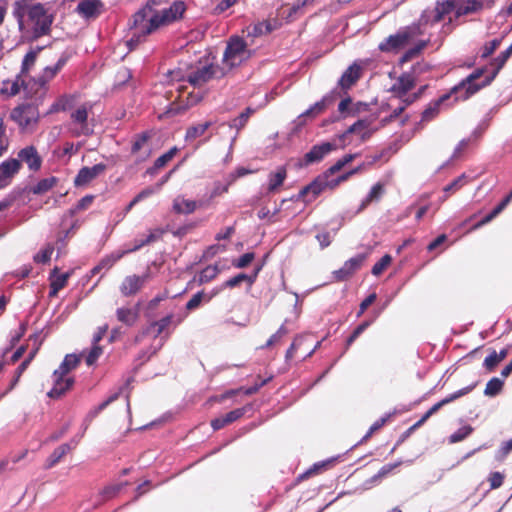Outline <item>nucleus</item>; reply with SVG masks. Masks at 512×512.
Here are the masks:
<instances>
[{"instance_id": "72a5a7b5", "label": "nucleus", "mask_w": 512, "mask_h": 512, "mask_svg": "<svg viewBox=\"0 0 512 512\" xmlns=\"http://www.w3.org/2000/svg\"><path fill=\"white\" fill-rule=\"evenodd\" d=\"M483 8V3L479 0H467L464 5H460L455 9V18H460L464 15L472 14L480 11Z\"/></svg>"}, {"instance_id": "79ce46f5", "label": "nucleus", "mask_w": 512, "mask_h": 512, "mask_svg": "<svg viewBox=\"0 0 512 512\" xmlns=\"http://www.w3.org/2000/svg\"><path fill=\"white\" fill-rule=\"evenodd\" d=\"M211 125H212V122L207 121L205 123L197 124V125H193V126L189 127L186 130L185 140L190 141V140H194V139L202 136L207 131V129L211 127Z\"/></svg>"}, {"instance_id": "09e8293b", "label": "nucleus", "mask_w": 512, "mask_h": 512, "mask_svg": "<svg viewBox=\"0 0 512 512\" xmlns=\"http://www.w3.org/2000/svg\"><path fill=\"white\" fill-rule=\"evenodd\" d=\"M57 182L55 177H49L41 179L36 185H34L31 191L34 194H42L49 191Z\"/></svg>"}, {"instance_id": "2eb2a0df", "label": "nucleus", "mask_w": 512, "mask_h": 512, "mask_svg": "<svg viewBox=\"0 0 512 512\" xmlns=\"http://www.w3.org/2000/svg\"><path fill=\"white\" fill-rule=\"evenodd\" d=\"M339 95V92L335 89L326 95H324L321 100L317 101L313 105H311L308 109L301 113L300 117H311L314 118L321 113H323L328 106L333 104L336 97Z\"/></svg>"}, {"instance_id": "7c9ffc66", "label": "nucleus", "mask_w": 512, "mask_h": 512, "mask_svg": "<svg viewBox=\"0 0 512 512\" xmlns=\"http://www.w3.org/2000/svg\"><path fill=\"white\" fill-rule=\"evenodd\" d=\"M287 177V170L284 166H280L275 172L268 175V191H276L284 183Z\"/></svg>"}, {"instance_id": "ea45409f", "label": "nucleus", "mask_w": 512, "mask_h": 512, "mask_svg": "<svg viewBox=\"0 0 512 512\" xmlns=\"http://www.w3.org/2000/svg\"><path fill=\"white\" fill-rule=\"evenodd\" d=\"M253 112H254V110L252 108L248 107L243 112H241L237 117H235L234 119H232L229 122V127L232 129H236L235 135H238L239 131L243 127H245V125L247 124V122Z\"/></svg>"}, {"instance_id": "39448f33", "label": "nucleus", "mask_w": 512, "mask_h": 512, "mask_svg": "<svg viewBox=\"0 0 512 512\" xmlns=\"http://www.w3.org/2000/svg\"><path fill=\"white\" fill-rule=\"evenodd\" d=\"M23 89L26 98L37 97L31 79H27L21 74H17L14 80H4L2 82L0 93L8 97L16 96Z\"/></svg>"}, {"instance_id": "a878e982", "label": "nucleus", "mask_w": 512, "mask_h": 512, "mask_svg": "<svg viewBox=\"0 0 512 512\" xmlns=\"http://www.w3.org/2000/svg\"><path fill=\"white\" fill-rule=\"evenodd\" d=\"M164 233L165 230L162 228H156L154 230H151L150 233L146 236V238L140 240L136 239L134 241V246L124 251L126 252V254L136 252L140 250L142 247L159 240Z\"/></svg>"}, {"instance_id": "cd10ccee", "label": "nucleus", "mask_w": 512, "mask_h": 512, "mask_svg": "<svg viewBox=\"0 0 512 512\" xmlns=\"http://www.w3.org/2000/svg\"><path fill=\"white\" fill-rule=\"evenodd\" d=\"M80 362V358L76 354H67L62 363L60 364L59 368L56 369L53 372V376H65L67 373H69L72 369L76 368L78 363Z\"/></svg>"}, {"instance_id": "a211bd4d", "label": "nucleus", "mask_w": 512, "mask_h": 512, "mask_svg": "<svg viewBox=\"0 0 512 512\" xmlns=\"http://www.w3.org/2000/svg\"><path fill=\"white\" fill-rule=\"evenodd\" d=\"M58 71L54 68V66H46L41 75L38 77L30 78L31 83L35 91H37V98H42L46 91L47 83L55 77Z\"/></svg>"}, {"instance_id": "9d476101", "label": "nucleus", "mask_w": 512, "mask_h": 512, "mask_svg": "<svg viewBox=\"0 0 512 512\" xmlns=\"http://www.w3.org/2000/svg\"><path fill=\"white\" fill-rule=\"evenodd\" d=\"M218 74L221 76L223 75L222 69L218 66H214L212 64L204 65L190 72L187 75L186 80L193 86H200L207 83L212 78L218 77Z\"/></svg>"}, {"instance_id": "6ab92c4d", "label": "nucleus", "mask_w": 512, "mask_h": 512, "mask_svg": "<svg viewBox=\"0 0 512 512\" xmlns=\"http://www.w3.org/2000/svg\"><path fill=\"white\" fill-rule=\"evenodd\" d=\"M17 159L20 163H26L31 171L39 170L42 164V159L34 146H27L21 149L18 153Z\"/></svg>"}, {"instance_id": "393cba45", "label": "nucleus", "mask_w": 512, "mask_h": 512, "mask_svg": "<svg viewBox=\"0 0 512 512\" xmlns=\"http://www.w3.org/2000/svg\"><path fill=\"white\" fill-rule=\"evenodd\" d=\"M102 6L100 0H82L77 5V12L84 18H93L99 14V8Z\"/></svg>"}, {"instance_id": "c03bdc74", "label": "nucleus", "mask_w": 512, "mask_h": 512, "mask_svg": "<svg viewBox=\"0 0 512 512\" xmlns=\"http://www.w3.org/2000/svg\"><path fill=\"white\" fill-rule=\"evenodd\" d=\"M116 315L120 322L128 326H132L137 319V312L130 308H118Z\"/></svg>"}, {"instance_id": "20e7f679", "label": "nucleus", "mask_w": 512, "mask_h": 512, "mask_svg": "<svg viewBox=\"0 0 512 512\" xmlns=\"http://www.w3.org/2000/svg\"><path fill=\"white\" fill-rule=\"evenodd\" d=\"M248 56L249 53L245 40L240 36L230 37L223 54V62L232 68L240 64Z\"/></svg>"}, {"instance_id": "bb28decb", "label": "nucleus", "mask_w": 512, "mask_h": 512, "mask_svg": "<svg viewBox=\"0 0 512 512\" xmlns=\"http://www.w3.org/2000/svg\"><path fill=\"white\" fill-rule=\"evenodd\" d=\"M512 200V190L510 193L505 196L500 203L492 209L490 213H488L486 216H484L478 223L474 225V229H478L482 227L483 225L488 224L491 222L495 217H497L505 208L506 206L511 202Z\"/></svg>"}, {"instance_id": "49530a36", "label": "nucleus", "mask_w": 512, "mask_h": 512, "mask_svg": "<svg viewBox=\"0 0 512 512\" xmlns=\"http://www.w3.org/2000/svg\"><path fill=\"white\" fill-rule=\"evenodd\" d=\"M338 112L340 113L342 118H346L347 116H354L359 112V109H353L352 107V98L347 96L343 98L338 104Z\"/></svg>"}, {"instance_id": "680f3d73", "label": "nucleus", "mask_w": 512, "mask_h": 512, "mask_svg": "<svg viewBox=\"0 0 512 512\" xmlns=\"http://www.w3.org/2000/svg\"><path fill=\"white\" fill-rule=\"evenodd\" d=\"M189 109V105H186L185 103L184 104H178V103H171L166 111L164 112V115L167 116V117H172V116H176V115H180L182 113H184L185 111H187Z\"/></svg>"}, {"instance_id": "f03ea898", "label": "nucleus", "mask_w": 512, "mask_h": 512, "mask_svg": "<svg viewBox=\"0 0 512 512\" xmlns=\"http://www.w3.org/2000/svg\"><path fill=\"white\" fill-rule=\"evenodd\" d=\"M483 74L484 69L479 68L472 72L470 75H468L459 84L454 86L451 89V93L455 94L454 102H457L459 100H467L469 97L477 93L480 89L488 86L489 84H486V81L488 80L489 75H487L484 78V80H482L480 83H476V80H478Z\"/></svg>"}, {"instance_id": "f704fd0d", "label": "nucleus", "mask_w": 512, "mask_h": 512, "mask_svg": "<svg viewBox=\"0 0 512 512\" xmlns=\"http://www.w3.org/2000/svg\"><path fill=\"white\" fill-rule=\"evenodd\" d=\"M30 6L31 5L24 3L23 0H17L13 4L12 15L16 19L20 30H23V28H24V18H25V15L28 16V8Z\"/></svg>"}, {"instance_id": "1a4fd4ad", "label": "nucleus", "mask_w": 512, "mask_h": 512, "mask_svg": "<svg viewBox=\"0 0 512 512\" xmlns=\"http://www.w3.org/2000/svg\"><path fill=\"white\" fill-rule=\"evenodd\" d=\"M412 35L407 30H399L397 33L385 38L378 46L379 50L386 53H397L410 41Z\"/></svg>"}, {"instance_id": "ddd939ff", "label": "nucleus", "mask_w": 512, "mask_h": 512, "mask_svg": "<svg viewBox=\"0 0 512 512\" xmlns=\"http://www.w3.org/2000/svg\"><path fill=\"white\" fill-rule=\"evenodd\" d=\"M366 254H357L356 256L345 261L343 266L333 271V276L337 281H344L352 276L363 264Z\"/></svg>"}, {"instance_id": "2f4dec72", "label": "nucleus", "mask_w": 512, "mask_h": 512, "mask_svg": "<svg viewBox=\"0 0 512 512\" xmlns=\"http://www.w3.org/2000/svg\"><path fill=\"white\" fill-rule=\"evenodd\" d=\"M197 208V202L183 197H176L173 201V210L177 214H191Z\"/></svg>"}, {"instance_id": "423d86ee", "label": "nucleus", "mask_w": 512, "mask_h": 512, "mask_svg": "<svg viewBox=\"0 0 512 512\" xmlns=\"http://www.w3.org/2000/svg\"><path fill=\"white\" fill-rule=\"evenodd\" d=\"M185 10L186 5L183 1H174L169 8L154 13L149 26L151 28H159L162 25L173 23L182 18Z\"/></svg>"}, {"instance_id": "6e6552de", "label": "nucleus", "mask_w": 512, "mask_h": 512, "mask_svg": "<svg viewBox=\"0 0 512 512\" xmlns=\"http://www.w3.org/2000/svg\"><path fill=\"white\" fill-rule=\"evenodd\" d=\"M340 147L337 139L333 141L322 142L312 146V148L304 155L303 165L308 166L313 163L320 162L326 155Z\"/></svg>"}, {"instance_id": "4d7b16f0", "label": "nucleus", "mask_w": 512, "mask_h": 512, "mask_svg": "<svg viewBox=\"0 0 512 512\" xmlns=\"http://www.w3.org/2000/svg\"><path fill=\"white\" fill-rule=\"evenodd\" d=\"M392 257L389 254H385L379 261H377L371 270V273L374 276H379L382 274V272L388 267V265L391 263Z\"/></svg>"}, {"instance_id": "774afa93", "label": "nucleus", "mask_w": 512, "mask_h": 512, "mask_svg": "<svg viewBox=\"0 0 512 512\" xmlns=\"http://www.w3.org/2000/svg\"><path fill=\"white\" fill-rule=\"evenodd\" d=\"M102 354V348L97 345V344H93L90 352L88 353L87 357H86V363L88 366H91L93 365L97 359L99 358V356Z\"/></svg>"}, {"instance_id": "37998d69", "label": "nucleus", "mask_w": 512, "mask_h": 512, "mask_svg": "<svg viewBox=\"0 0 512 512\" xmlns=\"http://www.w3.org/2000/svg\"><path fill=\"white\" fill-rule=\"evenodd\" d=\"M413 86V77L410 74H403L399 77L397 84L394 85V90L401 95H405Z\"/></svg>"}, {"instance_id": "052dcab7", "label": "nucleus", "mask_w": 512, "mask_h": 512, "mask_svg": "<svg viewBox=\"0 0 512 512\" xmlns=\"http://www.w3.org/2000/svg\"><path fill=\"white\" fill-rule=\"evenodd\" d=\"M501 44V39H493L487 43L484 44V46L481 49V58L486 59L490 55L494 53V51L499 47Z\"/></svg>"}, {"instance_id": "c85d7f7f", "label": "nucleus", "mask_w": 512, "mask_h": 512, "mask_svg": "<svg viewBox=\"0 0 512 512\" xmlns=\"http://www.w3.org/2000/svg\"><path fill=\"white\" fill-rule=\"evenodd\" d=\"M58 273V268L55 267L51 272V283H50V291L49 296L54 297L57 295L59 290H61L67 283V280L69 278V273H63L56 276Z\"/></svg>"}, {"instance_id": "e2e57ef3", "label": "nucleus", "mask_w": 512, "mask_h": 512, "mask_svg": "<svg viewBox=\"0 0 512 512\" xmlns=\"http://www.w3.org/2000/svg\"><path fill=\"white\" fill-rule=\"evenodd\" d=\"M177 152V147H172L169 149L166 153L162 154L160 157H158L154 163L156 164V167H159L160 169L163 168L172 158L175 156Z\"/></svg>"}, {"instance_id": "4468645a", "label": "nucleus", "mask_w": 512, "mask_h": 512, "mask_svg": "<svg viewBox=\"0 0 512 512\" xmlns=\"http://www.w3.org/2000/svg\"><path fill=\"white\" fill-rule=\"evenodd\" d=\"M106 170V165L103 163L95 164L92 167H82L75 179L74 184L76 187L85 186L88 183H90L92 180L97 178L101 173H103Z\"/></svg>"}, {"instance_id": "8fccbe9b", "label": "nucleus", "mask_w": 512, "mask_h": 512, "mask_svg": "<svg viewBox=\"0 0 512 512\" xmlns=\"http://www.w3.org/2000/svg\"><path fill=\"white\" fill-rule=\"evenodd\" d=\"M252 409V405L251 404H247L241 408H236L228 413H226L224 416L225 418V421L227 422V424H231L233 423L234 421L240 419L241 417H243L245 415V413L249 410Z\"/></svg>"}, {"instance_id": "58836bf2", "label": "nucleus", "mask_w": 512, "mask_h": 512, "mask_svg": "<svg viewBox=\"0 0 512 512\" xmlns=\"http://www.w3.org/2000/svg\"><path fill=\"white\" fill-rule=\"evenodd\" d=\"M219 290H214L211 294L206 295L204 291H199L195 293L191 299L186 303V309L189 311L195 310L198 308L202 301L209 302L217 293Z\"/></svg>"}, {"instance_id": "f8f14e48", "label": "nucleus", "mask_w": 512, "mask_h": 512, "mask_svg": "<svg viewBox=\"0 0 512 512\" xmlns=\"http://www.w3.org/2000/svg\"><path fill=\"white\" fill-rule=\"evenodd\" d=\"M150 137L149 132H142L134 137L131 154L137 155L135 161L137 164L146 161L151 155V148L147 145Z\"/></svg>"}, {"instance_id": "f257e3e1", "label": "nucleus", "mask_w": 512, "mask_h": 512, "mask_svg": "<svg viewBox=\"0 0 512 512\" xmlns=\"http://www.w3.org/2000/svg\"><path fill=\"white\" fill-rule=\"evenodd\" d=\"M53 21V14L48 13L43 4H32L28 8V22L31 26V37L33 40L49 35Z\"/></svg>"}, {"instance_id": "de8ad7c7", "label": "nucleus", "mask_w": 512, "mask_h": 512, "mask_svg": "<svg viewBox=\"0 0 512 512\" xmlns=\"http://www.w3.org/2000/svg\"><path fill=\"white\" fill-rule=\"evenodd\" d=\"M503 385H504V382L500 378L493 377L486 384V387L484 390L485 396L494 397V396L498 395L501 392Z\"/></svg>"}, {"instance_id": "473e14b6", "label": "nucleus", "mask_w": 512, "mask_h": 512, "mask_svg": "<svg viewBox=\"0 0 512 512\" xmlns=\"http://www.w3.org/2000/svg\"><path fill=\"white\" fill-rule=\"evenodd\" d=\"M512 55V44L503 52H501L498 57H496L493 60V65H495L494 71L489 75L488 80L486 81V84H491V82L495 79L499 71L502 69V67L505 65L507 60Z\"/></svg>"}, {"instance_id": "5fc2aeb1", "label": "nucleus", "mask_w": 512, "mask_h": 512, "mask_svg": "<svg viewBox=\"0 0 512 512\" xmlns=\"http://www.w3.org/2000/svg\"><path fill=\"white\" fill-rule=\"evenodd\" d=\"M54 251V247L51 244H48L46 247L41 249L38 253H36L33 257L34 262L38 264H46L50 261L51 255Z\"/></svg>"}, {"instance_id": "bf43d9fd", "label": "nucleus", "mask_w": 512, "mask_h": 512, "mask_svg": "<svg viewBox=\"0 0 512 512\" xmlns=\"http://www.w3.org/2000/svg\"><path fill=\"white\" fill-rule=\"evenodd\" d=\"M426 45V42L424 41H421L419 42L416 46L410 48L409 50H407L400 58V62L401 63H405V62H408L410 61L412 58H414L415 56H417L421 51L422 49L425 47Z\"/></svg>"}, {"instance_id": "c9c22d12", "label": "nucleus", "mask_w": 512, "mask_h": 512, "mask_svg": "<svg viewBox=\"0 0 512 512\" xmlns=\"http://www.w3.org/2000/svg\"><path fill=\"white\" fill-rule=\"evenodd\" d=\"M70 450H72V447L69 443H64L57 447L48 457L46 468L54 467Z\"/></svg>"}, {"instance_id": "f3484780", "label": "nucleus", "mask_w": 512, "mask_h": 512, "mask_svg": "<svg viewBox=\"0 0 512 512\" xmlns=\"http://www.w3.org/2000/svg\"><path fill=\"white\" fill-rule=\"evenodd\" d=\"M367 129L368 122L366 120H357L345 132L339 135L337 141L340 144V148H344L347 145L346 139L350 134H356L361 140H366L370 136V133Z\"/></svg>"}, {"instance_id": "a18cd8bd", "label": "nucleus", "mask_w": 512, "mask_h": 512, "mask_svg": "<svg viewBox=\"0 0 512 512\" xmlns=\"http://www.w3.org/2000/svg\"><path fill=\"white\" fill-rule=\"evenodd\" d=\"M391 413L385 414L383 417L375 421L369 428V430L366 432V434L361 438V440L354 445L356 447L357 445H360L364 442H366L377 430H379L381 427L385 425V423L389 420L391 417Z\"/></svg>"}, {"instance_id": "69168bd1", "label": "nucleus", "mask_w": 512, "mask_h": 512, "mask_svg": "<svg viewBox=\"0 0 512 512\" xmlns=\"http://www.w3.org/2000/svg\"><path fill=\"white\" fill-rule=\"evenodd\" d=\"M173 321V315L169 314L154 322L152 326L157 327L155 337L159 336Z\"/></svg>"}, {"instance_id": "dca6fc26", "label": "nucleus", "mask_w": 512, "mask_h": 512, "mask_svg": "<svg viewBox=\"0 0 512 512\" xmlns=\"http://www.w3.org/2000/svg\"><path fill=\"white\" fill-rule=\"evenodd\" d=\"M21 163L16 158H10L0 164V188L11 183L13 177L19 172Z\"/></svg>"}, {"instance_id": "0e129e2a", "label": "nucleus", "mask_w": 512, "mask_h": 512, "mask_svg": "<svg viewBox=\"0 0 512 512\" xmlns=\"http://www.w3.org/2000/svg\"><path fill=\"white\" fill-rule=\"evenodd\" d=\"M306 340L305 336L299 335L295 337L290 347L287 349L285 354V360L286 362L290 361L293 358V354L296 351L297 348H299L303 342Z\"/></svg>"}, {"instance_id": "5701e85b", "label": "nucleus", "mask_w": 512, "mask_h": 512, "mask_svg": "<svg viewBox=\"0 0 512 512\" xmlns=\"http://www.w3.org/2000/svg\"><path fill=\"white\" fill-rule=\"evenodd\" d=\"M452 95L454 94L451 92L443 94L437 100L430 103L428 107L422 112L421 121L428 122L434 119L440 111V106L449 100Z\"/></svg>"}, {"instance_id": "4c0bfd02", "label": "nucleus", "mask_w": 512, "mask_h": 512, "mask_svg": "<svg viewBox=\"0 0 512 512\" xmlns=\"http://www.w3.org/2000/svg\"><path fill=\"white\" fill-rule=\"evenodd\" d=\"M385 193L384 184L381 182L376 183L372 186L369 193L363 199L361 208L366 207L371 202L379 201Z\"/></svg>"}, {"instance_id": "6e6d98bb", "label": "nucleus", "mask_w": 512, "mask_h": 512, "mask_svg": "<svg viewBox=\"0 0 512 512\" xmlns=\"http://www.w3.org/2000/svg\"><path fill=\"white\" fill-rule=\"evenodd\" d=\"M219 273V269L217 266L208 265L199 273V282L201 284L207 283L213 280L217 274Z\"/></svg>"}, {"instance_id": "9b49d317", "label": "nucleus", "mask_w": 512, "mask_h": 512, "mask_svg": "<svg viewBox=\"0 0 512 512\" xmlns=\"http://www.w3.org/2000/svg\"><path fill=\"white\" fill-rule=\"evenodd\" d=\"M327 189L333 190V188L331 187L330 177L327 176L325 173H322L318 175L308 185L304 186V192H307L308 195V198H306L304 202H312Z\"/></svg>"}, {"instance_id": "a19ab883", "label": "nucleus", "mask_w": 512, "mask_h": 512, "mask_svg": "<svg viewBox=\"0 0 512 512\" xmlns=\"http://www.w3.org/2000/svg\"><path fill=\"white\" fill-rule=\"evenodd\" d=\"M246 281L248 285L251 286L255 282V275H248L245 273L237 274L236 276L225 281L219 291L223 288H234L238 286L241 282Z\"/></svg>"}, {"instance_id": "e433bc0d", "label": "nucleus", "mask_w": 512, "mask_h": 512, "mask_svg": "<svg viewBox=\"0 0 512 512\" xmlns=\"http://www.w3.org/2000/svg\"><path fill=\"white\" fill-rule=\"evenodd\" d=\"M71 119L82 126V132L85 135L89 134V128L87 127L88 119V108L86 105H82L71 113Z\"/></svg>"}, {"instance_id": "b1692460", "label": "nucleus", "mask_w": 512, "mask_h": 512, "mask_svg": "<svg viewBox=\"0 0 512 512\" xmlns=\"http://www.w3.org/2000/svg\"><path fill=\"white\" fill-rule=\"evenodd\" d=\"M144 277L131 275L125 277L120 285V291L124 296H130L137 293L144 283Z\"/></svg>"}, {"instance_id": "aec40b11", "label": "nucleus", "mask_w": 512, "mask_h": 512, "mask_svg": "<svg viewBox=\"0 0 512 512\" xmlns=\"http://www.w3.org/2000/svg\"><path fill=\"white\" fill-rule=\"evenodd\" d=\"M456 8L453 7V5L442 1H437L436 6L432 11H424L422 15V21L428 22L431 18L432 23H437L441 21L445 15L449 14Z\"/></svg>"}, {"instance_id": "c756f323", "label": "nucleus", "mask_w": 512, "mask_h": 512, "mask_svg": "<svg viewBox=\"0 0 512 512\" xmlns=\"http://www.w3.org/2000/svg\"><path fill=\"white\" fill-rule=\"evenodd\" d=\"M43 49V47H36L35 49H31L28 51L21 63V69L19 74L23 75L28 79V73L32 69V67L35 65L38 53Z\"/></svg>"}, {"instance_id": "603ef678", "label": "nucleus", "mask_w": 512, "mask_h": 512, "mask_svg": "<svg viewBox=\"0 0 512 512\" xmlns=\"http://www.w3.org/2000/svg\"><path fill=\"white\" fill-rule=\"evenodd\" d=\"M477 386V382L471 384V385H468L462 389H459L457 390L456 392L446 396L445 398H443L441 401L444 405H447L453 401H455L456 399L462 397V396H465L467 395L468 393H470L475 387Z\"/></svg>"}, {"instance_id": "0eeeda50", "label": "nucleus", "mask_w": 512, "mask_h": 512, "mask_svg": "<svg viewBox=\"0 0 512 512\" xmlns=\"http://www.w3.org/2000/svg\"><path fill=\"white\" fill-rule=\"evenodd\" d=\"M10 118L17 123L21 129H26L31 124L37 123L39 119V112L37 107L34 105L22 104L11 111Z\"/></svg>"}, {"instance_id": "338daca9", "label": "nucleus", "mask_w": 512, "mask_h": 512, "mask_svg": "<svg viewBox=\"0 0 512 512\" xmlns=\"http://www.w3.org/2000/svg\"><path fill=\"white\" fill-rule=\"evenodd\" d=\"M254 257L255 255L253 252L244 253L237 259L236 262L233 263V265L236 268H245L254 260Z\"/></svg>"}, {"instance_id": "412c9836", "label": "nucleus", "mask_w": 512, "mask_h": 512, "mask_svg": "<svg viewBox=\"0 0 512 512\" xmlns=\"http://www.w3.org/2000/svg\"><path fill=\"white\" fill-rule=\"evenodd\" d=\"M54 385L52 389L47 393V396L50 398H60L63 396L68 390H70L74 384V378L68 377L64 379V376H53Z\"/></svg>"}, {"instance_id": "3c124183", "label": "nucleus", "mask_w": 512, "mask_h": 512, "mask_svg": "<svg viewBox=\"0 0 512 512\" xmlns=\"http://www.w3.org/2000/svg\"><path fill=\"white\" fill-rule=\"evenodd\" d=\"M125 255L126 252L124 250L113 252L112 254L106 256L100 261L99 267H101V269L106 270L110 269L118 260H120Z\"/></svg>"}, {"instance_id": "13d9d810", "label": "nucleus", "mask_w": 512, "mask_h": 512, "mask_svg": "<svg viewBox=\"0 0 512 512\" xmlns=\"http://www.w3.org/2000/svg\"><path fill=\"white\" fill-rule=\"evenodd\" d=\"M373 320H366L360 323L347 338V346H350L371 324Z\"/></svg>"}, {"instance_id": "7ed1b4c3", "label": "nucleus", "mask_w": 512, "mask_h": 512, "mask_svg": "<svg viewBox=\"0 0 512 512\" xmlns=\"http://www.w3.org/2000/svg\"><path fill=\"white\" fill-rule=\"evenodd\" d=\"M151 7L148 5L138 10L133 15V24L131 28L134 30L131 39L128 41V45L132 47L142 41L144 37L154 32L157 28H151L149 24L152 22V16L149 17Z\"/></svg>"}, {"instance_id": "864d4df0", "label": "nucleus", "mask_w": 512, "mask_h": 512, "mask_svg": "<svg viewBox=\"0 0 512 512\" xmlns=\"http://www.w3.org/2000/svg\"><path fill=\"white\" fill-rule=\"evenodd\" d=\"M472 432H473L472 426H470V425L462 426L449 436V442L450 443L460 442V441L464 440L465 438H467Z\"/></svg>"}, {"instance_id": "4be33fe9", "label": "nucleus", "mask_w": 512, "mask_h": 512, "mask_svg": "<svg viewBox=\"0 0 512 512\" xmlns=\"http://www.w3.org/2000/svg\"><path fill=\"white\" fill-rule=\"evenodd\" d=\"M361 67L356 63L350 65L338 81V86L343 90L350 89L360 78Z\"/></svg>"}]
</instances>
